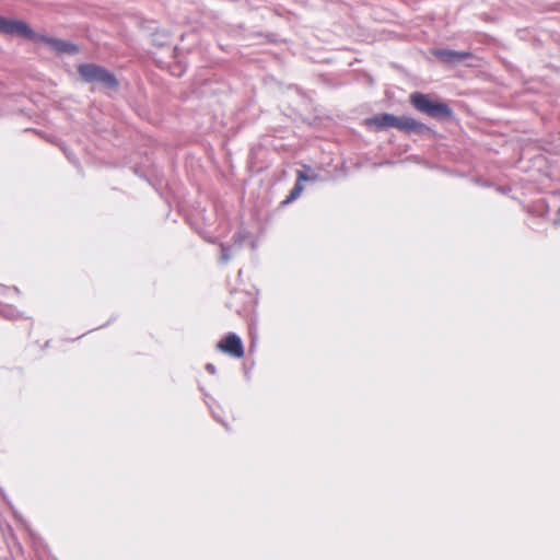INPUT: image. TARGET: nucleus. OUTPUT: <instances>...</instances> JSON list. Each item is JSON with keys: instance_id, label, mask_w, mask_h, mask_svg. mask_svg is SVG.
I'll return each instance as SVG.
<instances>
[{"instance_id": "nucleus-4", "label": "nucleus", "mask_w": 560, "mask_h": 560, "mask_svg": "<svg viewBox=\"0 0 560 560\" xmlns=\"http://www.w3.org/2000/svg\"><path fill=\"white\" fill-rule=\"evenodd\" d=\"M81 79L86 83H101L108 89H116L118 81L114 73L95 63H81L78 67Z\"/></svg>"}, {"instance_id": "nucleus-2", "label": "nucleus", "mask_w": 560, "mask_h": 560, "mask_svg": "<svg viewBox=\"0 0 560 560\" xmlns=\"http://www.w3.org/2000/svg\"><path fill=\"white\" fill-rule=\"evenodd\" d=\"M0 34L9 36H20L35 42L47 44L54 51L59 55H75L79 52V47L70 42L40 35L35 33L31 26L21 20L7 19L0 15Z\"/></svg>"}, {"instance_id": "nucleus-3", "label": "nucleus", "mask_w": 560, "mask_h": 560, "mask_svg": "<svg viewBox=\"0 0 560 560\" xmlns=\"http://www.w3.org/2000/svg\"><path fill=\"white\" fill-rule=\"evenodd\" d=\"M411 106L420 114L436 120H451L454 112L445 102L433 98L429 94L412 92L409 95Z\"/></svg>"}, {"instance_id": "nucleus-1", "label": "nucleus", "mask_w": 560, "mask_h": 560, "mask_svg": "<svg viewBox=\"0 0 560 560\" xmlns=\"http://www.w3.org/2000/svg\"><path fill=\"white\" fill-rule=\"evenodd\" d=\"M364 125L372 131L397 129L407 136L433 138L435 131L425 124L410 116H396L390 113H380L364 119Z\"/></svg>"}, {"instance_id": "nucleus-6", "label": "nucleus", "mask_w": 560, "mask_h": 560, "mask_svg": "<svg viewBox=\"0 0 560 560\" xmlns=\"http://www.w3.org/2000/svg\"><path fill=\"white\" fill-rule=\"evenodd\" d=\"M433 55L442 62L448 65H457L468 59L471 54L469 51H457L453 49H435Z\"/></svg>"}, {"instance_id": "nucleus-8", "label": "nucleus", "mask_w": 560, "mask_h": 560, "mask_svg": "<svg viewBox=\"0 0 560 560\" xmlns=\"http://www.w3.org/2000/svg\"><path fill=\"white\" fill-rule=\"evenodd\" d=\"M296 98L299 101V103L303 104V105H306L307 104V100L305 96L303 95H300V94H296Z\"/></svg>"}, {"instance_id": "nucleus-5", "label": "nucleus", "mask_w": 560, "mask_h": 560, "mask_svg": "<svg viewBox=\"0 0 560 560\" xmlns=\"http://www.w3.org/2000/svg\"><path fill=\"white\" fill-rule=\"evenodd\" d=\"M218 349L236 359L243 358L245 353L241 338L233 332L228 334L220 340Z\"/></svg>"}, {"instance_id": "nucleus-7", "label": "nucleus", "mask_w": 560, "mask_h": 560, "mask_svg": "<svg viewBox=\"0 0 560 560\" xmlns=\"http://www.w3.org/2000/svg\"><path fill=\"white\" fill-rule=\"evenodd\" d=\"M316 175H307L304 171H296V182L292 190L290 191L289 196L281 202V205H288L300 197L302 194L304 186V182H312L316 180Z\"/></svg>"}]
</instances>
